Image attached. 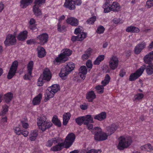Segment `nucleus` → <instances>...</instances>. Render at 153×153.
<instances>
[{
    "label": "nucleus",
    "mask_w": 153,
    "mask_h": 153,
    "mask_svg": "<svg viewBox=\"0 0 153 153\" xmlns=\"http://www.w3.org/2000/svg\"><path fill=\"white\" fill-rule=\"evenodd\" d=\"M49 88H50L51 91L54 94L60 90L59 86L57 84L53 85L51 87H49Z\"/></svg>",
    "instance_id": "38"
},
{
    "label": "nucleus",
    "mask_w": 153,
    "mask_h": 153,
    "mask_svg": "<svg viewBox=\"0 0 153 153\" xmlns=\"http://www.w3.org/2000/svg\"><path fill=\"white\" fill-rule=\"evenodd\" d=\"M18 66V62L17 61H14L12 64L7 75V78L8 79H11L15 75Z\"/></svg>",
    "instance_id": "8"
},
{
    "label": "nucleus",
    "mask_w": 153,
    "mask_h": 153,
    "mask_svg": "<svg viewBox=\"0 0 153 153\" xmlns=\"http://www.w3.org/2000/svg\"><path fill=\"white\" fill-rule=\"evenodd\" d=\"M119 142L117 146V148L120 150H123L128 147L132 142L131 138L130 137H125L121 136L119 138Z\"/></svg>",
    "instance_id": "5"
},
{
    "label": "nucleus",
    "mask_w": 153,
    "mask_h": 153,
    "mask_svg": "<svg viewBox=\"0 0 153 153\" xmlns=\"http://www.w3.org/2000/svg\"><path fill=\"white\" fill-rule=\"evenodd\" d=\"M96 20L95 16H93L88 19L86 21L87 23L89 25H93Z\"/></svg>",
    "instance_id": "40"
},
{
    "label": "nucleus",
    "mask_w": 153,
    "mask_h": 153,
    "mask_svg": "<svg viewBox=\"0 0 153 153\" xmlns=\"http://www.w3.org/2000/svg\"><path fill=\"white\" fill-rule=\"evenodd\" d=\"M75 139V135L74 133H71L69 134L66 136L64 142H62L58 146L60 148H68L72 145Z\"/></svg>",
    "instance_id": "4"
},
{
    "label": "nucleus",
    "mask_w": 153,
    "mask_h": 153,
    "mask_svg": "<svg viewBox=\"0 0 153 153\" xmlns=\"http://www.w3.org/2000/svg\"><path fill=\"white\" fill-rule=\"evenodd\" d=\"M118 60L116 56H113L110 59L109 62V66L110 68L113 70L115 69L118 66Z\"/></svg>",
    "instance_id": "13"
},
{
    "label": "nucleus",
    "mask_w": 153,
    "mask_h": 153,
    "mask_svg": "<svg viewBox=\"0 0 153 153\" xmlns=\"http://www.w3.org/2000/svg\"><path fill=\"white\" fill-rule=\"evenodd\" d=\"M111 78L110 76H109L108 74H106V76L105 77L104 80L105 81H106L108 82H109L110 81Z\"/></svg>",
    "instance_id": "57"
},
{
    "label": "nucleus",
    "mask_w": 153,
    "mask_h": 153,
    "mask_svg": "<svg viewBox=\"0 0 153 153\" xmlns=\"http://www.w3.org/2000/svg\"><path fill=\"white\" fill-rule=\"evenodd\" d=\"M74 0H65L64 6L70 10L74 9L75 8V6L74 4Z\"/></svg>",
    "instance_id": "20"
},
{
    "label": "nucleus",
    "mask_w": 153,
    "mask_h": 153,
    "mask_svg": "<svg viewBox=\"0 0 153 153\" xmlns=\"http://www.w3.org/2000/svg\"><path fill=\"white\" fill-rule=\"evenodd\" d=\"M66 21L68 24H70L73 26H77L79 23L78 20L74 17L68 18Z\"/></svg>",
    "instance_id": "23"
},
{
    "label": "nucleus",
    "mask_w": 153,
    "mask_h": 153,
    "mask_svg": "<svg viewBox=\"0 0 153 153\" xmlns=\"http://www.w3.org/2000/svg\"><path fill=\"white\" fill-rule=\"evenodd\" d=\"M153 6V0H148L146 2L145 7L147 8H150Z\"/></svg>",
    "instance_id": "44"
},
{
    "label": "nucleus",
    "mask_w": 153,
    "mask_h": 153,
    "mask_svg": "<svg viewBox=\"0 0 153 153\" xmlns=\"http://www.w3.org/2000/svg\"><path fill=\"white\" fill-rule=\"evenodd\" d=\"M97 92L99 94H102L104 92V86L102 85H98L95 87Z\"/></svg>",
    "instance_id": "41"
},
{
    "label": "nucleus",
    "mask_w": 153,
    "mask_h": 153,
    "mask_svg": "<svg viewBox=\"0 0 153 153\" xmlns=\"http://www.w3.org/2000/svg\"><path fill=\"white\" fill-rule=\"evenodd\" d=\"M96 97V95L93 91L88 92L86 94V98L89 102H92Z\"/></svg>",
    "instance_id": "22"
},
{
    "label": "nucleus",
    "mask_w": 153,
    "mask_h": 153,
    "mask_svg": "<svg viewBox=\"0 0 153 153\" xmlns=\"http://www.w3.org/2000/svg\"><path fill=\"white\" fill-rule=\"evenodd\" d=\"M75 68V65L73 62H69L67 64L66 66L61 69L59 74L60 76L64 80L65 79L68 75Z\"/></svg>",
    "instance_id": "3"
},
{
    "label": "nucleus",
    "mask_w": 153,
    "mask_h": 153,
    "mask_svg": "<svg viewBox=\"0 0 153 153\" xmlns=\"http://www.w3.org/2000/svg\"><path fill=\"white\" fill-rule=\"evenodd\" d=\"M37 125L39 129L44 131L50 128L52 126V123L50 121H46L45 119L42 117L37 119Z\"/></svg>",
    "instance_id": "6"
},
{
    "label": "nucleus",
    "mask_w": 153,
    "mask_h": 153,
    "mask_svg": "<svg viewBox=\"0 0 153 153\" xmlns=\"http://www.w3.org/2000/svg\"><path fill=\"white\" fill-rule=\"evenodd\" d=\"M30 135L36 138V137L38 135L37 131L36 130L34 131Z\"/></svg>",
    "instance_id": "56"
},
{
    "label": "nucleus",
    "mask_w": 153,
    "mask_h": 153,
    "mask_svg": "<svg viewBox=\"0 0 153 153\" xmlns=\"http://www.w3.org/2000/svg\"><path fill=\"white\" fill-rule=\"evenodd\" d=\"M62 51V53L55 59V61L57 62H65L68 59L67 56H70L72 53V51L68 49H63Z\"/></svg>",
    "instance_id": "7"
},
{
    "label": "nucleus",
    "mask_w": 153,
    "mask_h": 153,
    "mask_svg": "<svg viewBox=\"0 0 153 153\" xmlns=\"http://www.w3.org/2000/svg\"><path fill=\"white\" fill-rule=\"evenodd\" d=\"M126 72L123 69H121L119 72V76L121 77H123L126 74Z\"/></svg>",
    "instance_id": "52"
},
{
    "label": "nucleus",
    "mask_w": 153,
    "mask_h": 153,
    "mask_svg": "<svg viewBox=\"0 0 153 153\" xmlns=\"http://www.w3.org/2000/svg\"><path fill=\"white\" fill-rule=\"evenodd\" d=\"M92 134H94V139L96 141H102L107 139L108 135L106 133L102 131L100 128L96 127L91 131Z\"/></svg>",
    "instance_id": "1"
},
{
    "label": "nucleus",
    "mask_w": 153,
    "mask_h": 153,
    "mask_svg": "<svg viewBox=\"0 0 153 153\" xmlns=\"http://www.w3.org/2000/svg\"><path fill=\"white\" fill-rule=\"evenodd\" d=\"M33 1V0H21L20 1V6L23 8H25L31 4Z\"/></svg>",
    "instance_id": "30"
},
{
    "label": "nucleus",
    "mask_w": 153,
    "mask_h": 153,
    "mask_svg": "<svg viewBox=\"0 0 153 153\" xmlns=\"http://www.w3.org/2000/svg\"><path fill=\"white\" fill-rule=\"evenodd\" d=\"M84 116H81L78 117L75 119V121L77 124L79 126H81L84 123Z\"/></svg>",
    "instance_id": "39"
},
{
    "label": "nucleus",
    "mask_w": 153,
    "mask_h": 153,
    "mask_svg": "<svg viewBox=\"0 0 153 153\" xmlns=\"http://www.w3.org/2000/svg\"><path fill=\"white\" fill-rule=\"evenodd\" d=\"M84 123H93V118L91 115H87L84 116Z\"/></svg>",
    "instance_id": "36"
},
{
    "label": "nucleus",
    "mask_w": 153,
    "mask_h": 153,
    "mask_svg": "<svg viewBox=\"0 0 153 153\" xmlns=\"http://www.w3.org/2000/svg\"><path fill=\"white\" fill-rule=\"evenodd\" d=\"M45 0H35L34 1L35 5L42 4L45 3Z\"/></svg>",
    "instance_id": "50"
},
{
    "label": "nucleus",
    "mask_w": 153,
    "mask_h": 153,
    "mask_svg": "<svg viewBox=\"0 0 153 153\" xmlns=\"http://www.w3.org/2000/svg\"><path fill=\"white\" fill-rule=\"evenodd\" d=\"M86 153H96V151L94 149H91L88 151H86Z\"/></svg>",
    "instance_id": "64"
},
{
    "label": "nucleus",
    "mask_w": 153,
    "mask_h": 153,
    "mask_svg": "<svg viewBox=\"0 0 153 153\" xmlns=\"http://www.w3.org/2000/svg\"><path fill=\"white\" fill-rule=\"evenodd\" d=\"M144 62L146 65L152 64V61L153 60V51L149 52L147 55L145 56L143 58Z\"/></svg>",
    "instance_id": "17"
},
{
    "label": "nucleus",
    "mask_w": 153,
    "mask_h": 153,
    "mask_svg": "<svg viewBox=\"0 0 153 153\" xmlns=\"http://www.w3.org/2000/svg\"><path fill=\"white\" fill-rule=\"evenodd\" d=\"M33 62L32 61H30L28 63L27 66V74H25L24 76V79H25L30 80V79L33 69Z\"/></svg>",
    "instance_id": "10"
},
{
    "label": "nucleus",
    "mask_w": 153,
    "mask_h": 153,
    "mask_svg": "<svg viewBox=\"0 0 153 153\" xmlns=\"http://www.w3.org/2000/svg\"><path fill=\"white\" fill-rule=\"evenodd\" d=\"M79 74L80 77L83 79H84L87 73V69L85 66H82L79 69Z\"/></svg>",
    "instance_id": "19"
},
{
    "label": "nucleus",
    "mask_w": 153,
    "mask_h": 153,
    "mask_svg": "<svg viewBox=\"0 0 153 153\" xmlns=\"http://www.w3.org/2000/svg\"><path fill=\"white\" fill-rule=\"evenodd\" d=\"M148 149L149 150H147V151L149 152L153 150V146H152L149 143H148Z\"/></svg>",
    "instance_id": "62"
},
{
    "label": "nucleus",
    "mask_w": 153,
    "mask_h": 153,
    "mask_svg": "<svg viewBox=\"0 0 153 153\" xmlns=\"http://www.w3.org/2000/svg\"><path fill=\"white\" fill-rule=\"evenodd\" d=\"M42 94H39L36 96L32 100V103L33 105H38L40 102L42 98Z\"/></svg>",
    "instance_id": "28"
},
{
    "label": "nucleus",
    "mask_w": 153,
    "mask_h": 153,
    "mask_svg": "<svg viewBox=\"0 0 153 153\" xmlns=\"http://www.w3.org/2000/svg\"><path fill=\"white\" fill-rule=\"evenodd\" d=\"M144 97V95L142 93H138L135 95L134 97V101L141 100Z\"/></svg>",
    "instance_id": "42"
},
{
    "label": "nucleus",
    "mask_w": 153,
    "mask_h": 153,
    "mask_svg": "<svg viewBox=\"0 0 153 153\" xmlns=\"http://www.w3.org/2000/svg\"><path fill=\"white\" fill-rule=\"evenodd\" d=\"M33 10L34 14L36 16H38L42 15L41 11L39 9V7L38 5H34L33 8Z\"/></svg>",
    "instance_id": "35"
},
{
    "label": "nucleus",
    "mask_w": 153,
    "mask_h": 153,
    "mask_svg": "<svg viewBox=\"0 0 153 153\" xmlns=\"http://www.w3.org/2000/svg\"><path fill=\"white\" fill-rule=\"evenodd\" d=\"M91 52V48H89L85 52V53L88 55L89 56L90 55Z\"/></svg>",
    "instance_id": "58"
},
{
    "label": "nucleus",
    "mask_w": 153,
    "mask_h": 153,
    "mask_svg": "<svg viewBox=\"0 0 153 153\" xmlns=\"http://www.w3.org/2000/svg\"><path fill=\"white\" fill-rule=\"evenodd\" d=\"M84 124L85 125H86L88 129L89 130H91V131L94 128H93V125L91 124L90 123H84Z\"/></svg>",
    "instance_id": "51"
},
{
    "label": "nucleus",
    "mask_w": 153,
    "mask_h": 153,
    "mask_svg": "<svg viewBox=\"0 0 153 153\" xmlns=\"http://www.w3.org/2000/svg\"><path fill=\"white\" fill-rule=\"evenodd\" d=\"M146 43L144 41H143L140 43L138 44L135 47L134 52L136 54H139L142 51L145 47Z\"/></svg>",
    "instance_id": "15"
},
{
    "label": "nucleus",
    "mask_w": 153,
    "mask_h": 153,
    "mask_svg": "<svg viewBox=\"0 0 153 153\" xmlns=\"http://www.w3.org/2000/svg\"><path fill=\"white\" fill-rule=\"evenodd\" d=\"M63 141V140L61 138L59 137L53 138L48 140L46 143V146L47 147H51L53 144L56 145V143H57V145L52 147L50 149V150L54 152L60 151L63 149V148H60L58 146Z\"/></svg>",
    "instance_id": "2"
},
{
    "label": "nucleus",
    "mask_w": 153,
    "mask_h": 153,
    "mask_svg": "<svg viewBox=\"0 0 153 153\" xmlns=\"http://www.w3.org/2000/svg\"><path fill=\"white\" fill-rule=\"evenodd\" d=\"M52 121L55 126L57 127H60L61 126V123L58 119L57 116L54 115L53 116Z\"/></svg>",
    "instance_id": "34"
},
{
    "label": "nucleus",
    "mask_w": 153,
    "mask_h": 153,
    "mask_svg": "<svg viewBox=\"0 0 153 153\" xmlns=\"http://www.w3.org/2000/svg\"><path fill=\"white\" fill-rule=\"evenodd\" d=\"M35 23V20L33 18H31L30 19L29 23L30 25H34Z\"/></svg>",
    "instance_id": "61"
},
{
    "label": "nucleus",
    "mask_w": 153,
    "mask_h": 153,
    "mask_svg": "<svg viewBox=\"0 0 153 153\" xmlns=\"http://www.w3.org/2000/svg\"><path fill=\"white\" fill-rule=\"evenodd\" d=\"M74 33L75 34L77 35L78 34H80L81 35L82 34V33H83V34H85V38L86 36V34L84 32H81V30L80 28H79V27L76 28L75 29V31L74 32Z\"/></svg>",
    "instance_id": "48"
},
{
    "label": "nucleus",
    "mask_w": 153,
    "mask_h": 153,
    "mask_svg": "<svg viewBox=\"0 0 153 153\" xmlns=\"http://www.w3.org/2000/svg\"><path fill=\"white\" fill-rule=\"evenodd\" d=\"M140 69H141V71H143V73L145 69L146 73L148 75L150 76L153 74V64L143 65Z\"/></svg>",
    "instance_id": "11"
},
{
    "label": "nucleus",
    "mask_w": 153,
    "mask_h": 153,
    "mask_svg": "<svg viewBox=\"0 0 153 153\" xmlns=\"http://www.w3.org/2000/svg\"><path fill=\"white\" fill-rule=\"evenodd\" d=\"M105 30V28L102 26L100 25L97 28L96 32L98 33L101 34L104 32Z\"/></svg>",
    "instance_id": "46"
},
{
    "label": "nucleus",
    "mask_w": 153,
    "mask_h": 153,
    "mask_svg": "<svg viewBox=\"0 0 153 153\" xmlns=\"http://www.w3.org/2000/svg\"><path fill=\"white\" fill-rule=\"evenodd\" d=\"M86 65L88 68H91L92 67V65L91 61L88 60L86 63Z\"/></svg>",
    "instance_id": "53"
},
{
    "label": "nucleus",
    "mask_w": 153,
    "mask_h": 153,
    "mask_svg": "<svg viewBox=\"0 0 153 153\" xmlns=\"http://www.w3.org/2000/svg\"><path fill=\"white\" fill-rule=\"evenodd\" d=\"M71 117V114L70 113H65L63 115V124L66 126Z\"/></svg>",
    "instance_id": "26"
},
{
    "label": "nucleus",
    "mask_w": 153,
    "mask_h": 153,
    "mask_svg": "<svg viewBox=\"0 0 153 153\" xmlns=\"http://www.w3.org/2000/svg\"><path fill=\"white\" fill-rule=\"evenodd\" d=\"M118 126L115 124H113L106 127V134L108 136L114 133L118 128Z\"/></svg>",
    "instance_id": "16"
},
{
    "label": "nucleus",
    "mask_w": 153,
    "mask_h": 153,
    "mask_svg": "<svg viewBox=\"0 0 153 153\" xmlns=\"http://www.w3.org/2000/svg\"><path fill=\"white\" fill-rule=\"evenodd\" d=\"M48 35L46 33H43L36 37V40H38L39 43L41 45H44L48 41Z\"/></svg>",
    "instance_id": "12"
},
{
    "label": "nucleus",
    "mask_w": 153,
    "mask_h": 153,
    "mask_svg": "<svg viewBox=\"0 0 153 153\" xmlns=\"http://www.w3.org/2000/svg\"><path fill=\"white\" fill-rule=\"evenodd\" d=\"M15 132L18 135H20L22 133V131L19 127H16L14 128Z\"/></svg>",
    "instance_id": "49"
},
{
    "label": "nucleus",
    "mask_w": 153,
    "mask_h": 153,
    "mask_svg": "<svg viewBox=\"0 0 153 153\" xmlns=\"http://www.w3.org/2000/svg\"><path fill=\"white\" fill-rule=\"evenodd\" d=\"M106 117V113L105 112H102L100 114L95 115L94 118L95 119L101 121L105 119Z\"/></svg>",
    "instance_id": "29"
},
{
    "label": "nucleus",
    "mask_w": 153,
    "mask_h": 153,
    "mask_svg": "<svg viewBox=\"0 0 153 153\" xmlns=\"http://www.w3.org/2000/svg\"><path fill=\"white\" fill-rule=\"evenodd\" d=\"M38 56L40 58L44 57L46 55V52L45 49L42 47L38 46L37 49Z\"/></svg>",
    "instance_id": "24"
},
{
    "label": "nucleus",
    "mask_w": 153,
    "mask_h": 153,
    "mask_svg": "<svg viewBox=\"0 0 153 153\" xmlns=\"http://www.w3.org/2000/svg\"><path fill=\"white\" fill-rule=\"evenodd\" d=\"M126 31L128 32L138 33L139 32L140 30L138 27L131 26L127 27Z\"/></svg>",
    "instance_id": "31"
},
{
    "label": "nucleus",
    "mask_w": 153,
    "mask_h": 153,
    "mask_svg": "<svg viewBox=\"0 0 153 153\" xmlns=\"http://www.w3.org/2000/svg\"><path fill=\"white\" fill-rule=\"evenodd\" d=\"M16 42V37L13 34L8 35L4 43L5 46H9L15 44Z\"/></svg>",
    "instance_id": "9"
},
{
    "label": "nucleus",
    "mask_w": 153,
    "mask_h": 153,
    "mask_svg": "<svg viewBox=\"0 0 153 153\" xmlns=\"http://www.w3.org/2000/svg\"><path fill=\"white\" fill-rule=\"evenodd\" d=\"M80 107L81 109L82 110H85L87 108L88 105H80Z\"/></svg>",
    "instance_id": "60"
},
{
    "label": "nucleus",
    "mask_w": 153,
    "mask_h": 153,
    "mask_svg": "<svg viewBox=\"0 0 153 153\" xmlns=\"http://www.w3.org/2000/svg\"><path fill=\"white\" fill-rule=\"evenodd\" d=\"M66 28V27L65 25L61 26V23L58 22L57 24V30L60 32L63 31Z\"/></svg>",
    "instance_id": "43"
},
{
    "label": "nucleus",
    "mask_w": 153,
    "mask_h": 153,
    "mask_svg": "<svg viewBox=\"0 0 153 153\" xmlns=\"http://www.w3.org/2000/svg\"><path fill=\"white\" fill-rule=\"evenodd\" d=\"M8 107L7 105H5L3 107V109L0 115H4L8 111Z\"/></svg>",
    "instance_id": "47"
},
{
    "label": "nucleus",
    "mask_w": 153,
    "mask_h": 153,
    "mask_svg": "<svg viewBox=\"0 0 153 153\" xmlns=\"http://www.w3.org/2000/svg\"><path fill=\"white\" fill-rule=\"evenodd\" d=\"M74 5H79L81 4L82 1L81 0H74Z\"/></svg>",
    "instance_id": "55"
},
{
    "label": "nucleus",
    "mask_w": 153,
    "mask_h": 153,
    "mask_svg": "<svg viewBox=\"0 0 153 153\" xmlns=\"http://www.w3.org/2000/svg\"><path fill=\"white\" fill-rule=\"evenodd\" d=\"M45 81V80L42 78V76H40L38 80L37 85L39 86H42L43 85Z\"/></svg>",
    "instance_id": "45"
},
{
    "label": "nucleus",
    "mask_w": 153,
    "mask_h": 153,
    "mask_svg": "<svg viewBox=\"0 0 153 153\" xmlns=\"http://www.w3.org/2000/svg\"><path fill=\"white\" fill-rule=\"evenodd\" d=\"M13 94L11 92H8L4 96V100L7 103L10 102L13 98Z\"/></svg>",
    "instance_id": "32"
},
{
    "label": "nucleus",
    "mask_w": 153,
    "mask_h": 153,
    "mask_svg": "<svg viewBox=\"0 0 153 153\" xmlns=\"http://www.w3.org/2000/svg\"><path fill=\"white\" fill-rule=\"evenodd\" d=\"M105 8L104 9V12L105 13H107L111 10V7H105Z\"/></svg>",
    "instance_id": "59"
},
{
    "label": "nucleus",
    "mask_w": 153,
    "mask_h": 153,
    "mask_svg": "<svg viewBox=\"0 0 153 153\" xmlns=\"http://www.w3.org/2000/svg\"><path fill=\"white\" fill-rule=\"evenodd\" d=\"M141 69L139 68L135 73L131 74L129 76V80L132 81L138 78L143 74V71H141Z\"/></svg>",
    "instance_id": "14"
},
{
    "label": "nucleus",
    "mask_w": 153,
    "mask_h": 153,
    "mask_svg": "<svg viewBox=\"0 0 153 153\" xmlns=\"http://www.w3.org/2000/svg\"><path fill=\"white\" fill-rule=\"evenodd\" d=\"M28 32L27 30H24L20 33L17 36V39L19 41H23L27 38Z\"/></svg>",
    "instance_id": "21"
},
{
    "label": "nucleus",
    "mask_w": 153,
    "mask_h": 153,
    "mask_svg": "<svg viewBox=\"0 0 153 153\" xmlns=\"http://www.w3.org/2000/svg\"><path fill=\"white\" fill-rule=\"evenodd\" d=\"M22 127L25 128H28V124L26 123H24L22 122Z\"/></svg>",
    "instance_id": "63"
},
{
    "label": "nucleus",
    "mask_w": 153,
    "mask_h": 153,
    "mask_svg": "<svg viewBox=\"0 0 153 153\" xmlns=\"http://www.w3.org/2000/svg\"><path fill=\"white\" fill-rule=\"evenodd\" d=\"M50 89V88H48L46 90L45 99V102L47 101L50 98H52L54 95L55 94L52 92Z\"/></svg>",
    "instance_id": "25"
},
{
    "label": "nucleus",
    "mask_w": 153,
    "mask_h": 153,
    "mask_svg": "<svg viewBox=\"0 0 153 153\" xmlns=\"http://www.w3.org/2000/svg\"><path fill=\"white\" fill-rule=\"evenodd\" d=\"M85 35L82 33V34H78L77 36H72L71 37V40L74 42L76 41H81L83 40L85 38Z\"/></svg>",
    "instance_id": "27"
},
{
    "label": "nucleus",
    "mask_w": 153,
    "mask_h": 153,
    "mask_svg": "<svg viewBox=\"0 0 153 153\" xmlns=\"http://www.w3.org/2000/svg\"><path fill=\"white\" fill-rule=\"evenodd\" d=\"M30 28L33 31L36 32L37 30V29L36 26L34 25L29 26Z\"/></svg>",
    "instance_id": "54"
},
{
    "label": "nucleus",
    "mask_w": 153,
    "mask_h": 153,
    "mask_svg": "<svg viewBox=\"0 0 153 153\" xmlns=\"http://www.w3.org/2000/svg\"><path fill=\"white\" fill-rule=\"evenodd\" d=\"M120 6L119 3L117 2H114L111 6V11L115 12H118L119 11Z\"/></svg>",
    "instance_id": "33"
},
{
    "label": "nucleus",
    "mask_w": 153,
    "mask_h": 153,
    "mask_svg": "<svg viewBox=\"0 0 153 153\" xmlns=\"http://www.w3.org/2000/svg\"><path fill=\"white\" fill-rule=\"evenodd\" d=\"M105 58L104 55H100L96 59L94 62V64L95 65H99L100 62L103 61Z\"/></svg>",
    "instance_id": "37"
},
{
    "label": "nucleus",
    "mask_w": 153,
    "mask_h": 153,
    "mask_svg": "<svg viewBox=\"0 0 153 153\" xmlns=\"http://www.w3.org/2000/svg\"><path fill=\"white\" fill-rule=\"evenodd\" d=\"M42 78L45 81H48L50 80L51 77V74L50 70L48 68H45L43 72Z\"/></svg>",
    "instance_id": "18"
}]
</instances>
